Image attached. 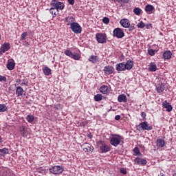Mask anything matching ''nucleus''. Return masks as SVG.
<instances>
[{"instance_id": "nucleus-1", "label": "nucleus", "mask_w": 176, "mask_h": 176, "mask_svg": "<svg viewBox=\"0 0 176 176\" xmlns=\"http://www.w3.org/2000/svg\"><path fill=\"white\" fill-rule=\"evenodd\" d=\"M122 141H123V137L120 135L112 134L110 138V144L112 146L116 147L120 145V142H122Z\"/></svg>"}, {"instance_id": "nucleus-2", "label": "nucleus", "mask_w": 176, "mask_h": 176, "mask_svg": "<svg viewBox=\"0 0 176 176\" xmlns=\"http://www.w3.org/2000/svg\"><path fill=\"white\" fill-rule=\"evenodd\" d=\"M120 24L123 27V28H129V31H134L135 30V27H134V25L130 24V21L127 19H123L120 21Z\"/></svg>"}, {"instance_id": "nucleus-3", "label": "nucleus", "mask_w": 176, "mask_h": 176, "mask_svg": "<svg viewBox=\"0 0 176 176\" xmlns=\"http://www.w3.org/2000/svg\"><path fill=\"white\" fill-rule=\"evenodd\" d=\"M50 6L51 7L54 8V9H56L58 11L63 10L64 8H65L64 3L58 1L57 0H52Z\"/></svg>"}, {"instance_id": "nucleus-4", "label": "nucleus", "mask_w": 176, "mask_h": 176, "mask_svg": "<svg viewBox=\"0 0 176 176\" xmlns=\"http://www.w3.org/2000/svg\"><path fill=\"white\" fill-rule=\"evenodd\" d=\"M65 56H67V57H70V58H73V60H80V54L76 53V52H74V53H72V52L69 50H66L65 52H64Z\"/></svg>"}, {"instance_id": "nucleus-5", "label": "nucleus", "mask_w": 176, "mask_h": 176, "mask_svg": "<svg viewBox=\"0 0 176 176\" xmlns=\"http://www.w3.org/2000/svg\"><path fill=\"white\" fill-rule=\"evenodd\" d=\"M113 36H114L115 38H118V39H120L124 37V32L120 28H117L114 29L113 31Z\"/></svg>"}, {"instance_id": "nucleus-6", "label": "nucleus", "mask_w": 176, "mask_h": 176, "mask_svg": "<svg viewBox=\"0 0 176 176\" xmlns=\"http://www.w3.org/2000/svg\"><path fill=\"white\" fill-rule=\"evenodd\" d=\"M70 28L74 34H80V32H82V27L76 22L72 23L70 24Z\"/></svg>"}, {"instance_id": "nucleus-7", "label": "nucleus", "mask_w": 176, "mask_h": 176, "mask_svg": "<svg viewBox=\"0 0 176 176\" xmlns=\"http://www.w3.org/2000/svg\"><path fill=\"white\" fill-rule=\"evenodd\" d=\"M96 39L98 43H107V34L104 33H96Z\"/></svg>"}, {"instance_id": "nucleus-8", "label": "nucleus", "mask_w": 176, "mask_h": 176, "mask_svg": "<svg viewBox=\"0 0 176 176\" xmlns=\"http://www.w3.org/2000/svg\"><path fill=\"white\" fill-rule=\"evenodd\" d=\"M49 171L51 174H61L64 171V168L61 166H54L50 168Z\"/></svg>"}, {"instance_id": "nucleus-9", "label": "nucleus", "mask_w": 176, "mask_h": 176, "mask_svg": "<svg viewBox=\"0 0 176 176\" xmlns=\"http://www.w3.org/2000/svg\"><path fill=\"white\" fill-rule=\"evenodd\" d=\"M138 127H141L142 130L143 131L147 130L148 131H150L153 129L152 126H149V124H148V122L146 121L141 122L138 126Z\"/></svg>"}, {"instance_id": "nucleus-10", "label": "nucleus", "mask_w": 176, "mask_h": 176, "mask_svg": "<svg viewBox=\"0 0 176 176\" xmlns=\"http://www.w3.org/2000/svg\"><path fill=\"white\" fill-rule=\"evenodd\" d=\"M114 71L115 69L111 65L105 66L103 69V72L106 76L111 75V74H113Z\"/></svg>"}, {"instance_id": "nucleus-11", "label": "nucleus", "mask_w": 176, "mask_h": 176, "mask_svg": "<svg viewBox=\"0 0 176 176\" xmlns=\"http://www.w3.org/2000/svg\"><path fill=\"white\" fill-rule=\"evenodd\" d=\"M100 150L102 153H107V152H109V151H111V147H109V146H108V144H105L104 142H101Z\"/></svg>"}, {"instance_id": "nucleus-12", "label": "nucleus", "mask_w": 176, "mask_h": 176, "mask_svg": "<svg viewBox=\"0 0 176 176\" xmlns=\"http://www.w3.org/2000/svg\"><path fill=\"white\" fill-rule=\"evenodd\" d=\"M84 152H93L94 151V147L90 144L85 143L82 144Z\"/></svg>"}, {"instance_id": "nucleus-13", "label": "nucleus", "mask_w": 176, "mask_h": 176, "mask_svg": "<svg viewBox=\"0 0 176 176\" xmlns=\"http://www.w3.org/2000/svg\"><path fill=\"white\" fill-rule=\"evenodd\" d=\"M134 162H135V164H141L142 166H146V163H148V162H146V160L142 159L138 157H137L135 159Z\"/></svg>"}, {"instance_id": "nucleus-14", "label": "nucleus", "mask_w": 176, "mask_h": 176, "mask_svg": "<svg viewBox=\"0 0 176 176\" xmlns=\"http://www.w3.org/2000/svg\"><path fill=\"white\" fill-rule=\"evenodd\" d=\"M164 85L162 82H159L157 85H156V88L155 90L157 91V93H158L159 94L163 93V91H164Z\"/></svg>"}, {"instance_id": "nucleus-15", "label": "nucleus", "mask_w": 176, "mask_h": 176, "mask_svg": "<svg viewBox=\"0 0 176 176\" xmlns=\"http://www.w3.org/2000/svg\"><path fill=\"white\" fill-rule=\"evenodd\" d=\"M162 108L166 109L167 112H171V111H173V106H171L170 103L167 102V100L162 102Z\"/></svg>"}, {"instance_id": "nucleus-16", "label": "nucleus", "mask_w": 176, "mask_h": 176, "mask_svg": "<svg viewBox=\"0 0 176 176\" xmlns=\"http://www.w3.org/2000/svg\"><path fill=\"white\" fill-rule=\"evenodd\" d=\"M9 49H10V44L9 43H3L0 48V52L5 53L6 52H8Z\"/></svg>"}, {"instance_id": "nucleus-17", "label": "nucleus", "mask_w": 176, "mask_h": 176, "mask_svg": "<svg viewBox=\"0 0 176 176\" xmlns=\"http://www.w3.org/2000/svg\"><path fill=\"white\" fill-rule=\"evenodd\" d=\"M116 69L118 72L126 71V65L124 63H120L116 65Z\"/></svg>"}, {"instance_id": "nucleus-18", "label": "nucleus", "mask_w": 176, "mask_h": 176, "mask_svg": "<svg viewBox=\"0 0 176 176\" xmlns=\"http://www.w3.org/2000/svg\"><path fill=\"white\" fill-rule=\"evenodd\" d=\"M134 67V62L131 60H128L125 63V69L130 71Z\"/></svg>"}, {"instance_id": "nucleus-19", "label": "nucleus", "mask_w": 176, "mask_h": 176, "mask_svg": "<svg viewBox=\"0 0 176 176\" xmlns=\"http://www.w3.org/2000/svg\"><path fill=\"white\" fill-rule=\"evenodd\" d=\"M156 144L157 148H164V146L166 145V141L163 139H157L156 140Z\"/></svg>"}, {"instance_id": "nucleus-20", "label": "nucleus", "mask_w": 176, "mask_h": 176, "mask_svg": "<svg viewBox=\"0 0 176 176\" xmlns=\"http://www.w3.org/2000/svg\"><path fill=\"white\" fill-rule=\"evenodd\" d=\"M145 10L148 14H152V12L155 10V7L151 4H148L145 6Z\"/></svg>"}, {"instance_id": "nucleus-21", "label": "nucleus", "mask_w": 176, "mask_h": 176, "mask_svg": "<svg viewBox=\"0 0 176 176\" xmlns=\"http://www.w3.org/2000/svg\"><path fill=\"white\" fill-rule=\"evenodd\" d=\"M19 131H20L21 135H23V137H28L29 135L28 131L25 130V126H21Z\"/></svg>"}, {"instance_id": "nucleus-22", "label": "nucleus", "mask_w": 176, "mask_h": 176, "mask_svg": "<svg viewBox=\"0 0 176 176\" xmlns=\"http://www.w3.org/2000/svg\"><path fill=\"white\" fill-rule=\"evenodd\" d=\"M172 56H173V53L171 52V51H165L163 53V57L164 60H170V58H171Z\"/></svg>"}, {"instance_id": "nucleus-23", "label": "nucleus", "mask_w": 176, "mask_h": 176, "mask_svg": "<svg viewBox=\"0 0 176 176\" xmlns=\"http://www.w3.org/2000/svg\"><path fill=\"white\" fill-rule=\"evenodd\" d=\"M65 21H66L67 25H71V24H72V23H75V18L72 16H67L65 19Z\"/></svg>"}, {"instance_id": "nucleus-24", "label": "nucleus", "mask_w": 176, "mask_h": 176, "mask_svg": "<svg viewBox=\"0 0 176 176\" xmlns=\"http://www.w3.org/2000/svg\"><path fill=\"white\" fill-rule=\"evenodd\" d=\"M148 71L150 72H155V71H157V67L156 66V64L151 63L148 65Z\"/></svg>"}, {"instance_id": "nucleus-25", "label": "nucleus", "mask_w": 176, "mask_h": 176, "mask_svg": "<svg viewBox=\"0 0 176 176\" xmlns=\"http://www.w3.org/2000/svg\"><path fill=\"white\" fill-rule=\"evenodd\" d=\"M42 69L45 76H49V75H52V69L49 67H45Z\"/></svg>"}, {"instance_id": "nucleus-26", "label": "nucleus", "mask_w": 176, "mask_h": 176, "mask_svg": "<svg viewBox=\"0 0 176 176\" xmlns=\"http://www.w3.org/2000/svg\"><path fill=\"white\" fill-rule=\"evenodd\" d=\"M16 94L17 97H20L24 94V89L21 87H17L16 89Z\"/></svg>"}, {"instance_id": "nucleus-27", "label": "nucleus", "mask_w": 176, "mask_h": 176, "mask_svg": "<svg viewBox=\"0 0 176 176\" xmlns=\"http://www.w3.org/2000/svg\"><path fill=\"white\" fill-rule=\"evenodd\" d=\"M118 102H126L127 97L124 94H121L118 97Z\"/></svg>"}, {"instance_id": "nucleus-28", "label": "nucleus", "mask_w": 176, "mask_h": 176, "mask_svg": "<svg viewBox=\"0 0 176 176\" xmlns=\"http://www.w3.org/2000/svg\"><path fill=\"white\" fill-rule=\"evenodd\" d=\"M88 61H89L90 63H92L93 64H96V63H97V61H98V56L91 55L89 58Z\"/></svg>"}, {"instance_id": "nucleus-29", "label": "nucleus", "mask_w": 176, "mask_h": 176, "mask_svg": "<svg viewBox=\"0 0 176 176\" xmlns=\"http://www.w3.org/2000/svg\"><path fill=\"white\" fill-rule=\"evenodd\" d=\"M14 67H15V63L14 60L10 61L7 63V68L8 69H9V71H12L14 69Z\"/></svg>"}, {"instance_id": "nucleus-30", "label": "nucleus", "mask_w": 176, "mask_h": 176, "mask_svg": "<svg viewBox=\"0 0 176 176\" xmlns=\"http://www.w3.org/2000/svg\"><path fill=\"white\" fill-rule=\"evenodd\" d=\"M100 91L102 94H107L108 93V86L103 85L100 88Z\"/></svg>"}, {"instance_id": "nucleus-31", "label": "nucleus", "mask_w": 176, "mask_h": 176, "mask_svg": "<svg viewBox=\"0 0 176 176\" xmlns=\"http://www.w3.org/2000/svg\"><path fill=\"white\" fill-rule=\"evenodd\" d=\"M9 153V150L7 148L0 149V156H5Z\"/></svg>"}, {"instance_id": "nucleus-32", "label": "nucleus", "mask_w": 176, "mask_h": 176, "mask_svg": "<svg viewBox=\"0 0 176 176\" xmlns=\"http://www.w3.org/2000/svg\"><path fill=\"white\" fill-rule=\"evenodd\" d=\"M133 151V156H141V151H140V148L138 147H135Z\"/></svg>"}, {"instance_id": "nucleus-33", "label": "nucleus", "mask_w": 176, "mask_h": 176, "mask_svg": "<svg viewBox=\"0 0 176 176\" xmlns=\"http://www.w3.org/2000/svg\"><path fill=\"white\" fill-rule=\"evenodd\" d=\"M50 12L51 14H52V17H56V16H57L56 13L57 12H58V10H56V8L51 7V8L50 9Z\"/></svg>"}, {"instance_id": "nucleus-34", "label": "nucleus", "mask_w": 176, "mask_h": 176, "mask_svg": "<svg viewBox=\"0 0 176 176\" xmlns=\"http://www.w3.org/2000/svg\"><path fill=\"white\" fill-rule=\"evenodd\" d=\"M8 111V106L5 104H0V112H6Z\"/></svg>"}, {"instance_id": "nucleus-35", "label": "nucleus", "mask_w": 176, "mask_h": 176, "mask_svg": "<svg viewBox=\"0 0 176 176\" xmlns=\"http://www.w3.org/2000/svg\"><path fill=\"white\" fill-rule=\"evenodd\" d=\"M133 13H135L136 16H140V13H142V10L140 8H135Z\"/></svg>"}, {"instance_id": "nucleus-36", "label": "nucleus", "mask_w": 176, "mask_h": 176, "mask_svg": "<svg viewBox=\"0 0 176 176\" xmlns=\"http://www.w3.org/2000/svg\"><path fill=\"white\" fill-rule=\"evenodd\" d=\"M34 117L32 115H28L26 117V120L29 122V123H32L34 122Z\"/></svg>"}, {"instance_id": "nucleus-37", "label": "nucleus", "mask_w": 176, "mask_h": 176, "mask_svg": "<svg viewBox=\"0 0 176 176\" xmlns=\"http://www.w3.org/2000/svg\"><path fill=\"white\" fill-rule=\"evenodd\" d=\"M94 100L96 102L101 101L102 100V95L101 94H96L94 96Z\"/></svg>"}, {"instance_id": "nucleus-38", "label": "nucleus", "mask_w": 176, "mask_h": 176, "mask_svg": "<svg viewBox=\"0 0 176 176\" xmlns=\"http://www.w3.org/2000/svg\"><path fill=\"white\" fill-rule=\"evenodd\" d=\"M156 50H153L152 48H148V53L149 56H155V52Z\"/></svg>"}, {"instance_id": "nucleus-39", "label": "nucleus", "mask_w": 176, "mask_h": 176, "mask_svg": "<svg viewBox=\"0 0 176 176\" xmlns=\"http://www.w3.org/2000/svg\"><path fill=\"white\" fill-rule=\"evenodd\" d=\"M27 36V32H24L21 34V38H20V41H24L25 40V37Z\"/></svg>"}, {"instance_id": "nucleus-40", "label": "nucleus", "mask_w": 176, "mask_h": 176, "mask_svg": "<svg viewBox=\"0 0 176 176\" xmlns=\"http://www.w3.org/2000/svg\"><path fill=\"white\" fill-rule=\"evenodd\" d=\"M137 26L138 28H144L146 25L145 23H144V22L140 21L139 23H138Z\"/></svg>"}, {"instance_id": "nucleus-41", "label": "nucleus", "mask_w": 176, "mask_h": 176, "mask_svg": "<svg viewBox=\"0 0 176 176\" xmlns=\"http://www.w3.org/2000/svg\"><path fill=\"white\" fill-rule=\"evenodd\" d=\"M120 173H121V174H123L124 175H126V174H127V170L124 168H121L120 169Z\"/></svg>"}, {"instance_id": "nucleus-42", "label": "nucleus", "mask_w": 176, "mask_h": 176, "mask_svg": "<svg viewBox=\"0 0 176 176\" xmlns=\"http://www.w3.org/2000/svg\"><path fill=\"white\" fill-rule=\"evenodd\" d=\"M102 22L104 23V24H109V18L104 17L102 19Z\"/></svg>"}, {"instance_id": "nucleus-43", "label": "nucleus", "mask_w": 176, "mask_h": 176, "mask_svg": "<svg viewBox=\"0 0 176 176\" xmlns=\"http://www.w3.org/2000/svg\"><path fill=\"white\" fill-rule=\"evenodd\" d=\"M0 82H3V83H6V77L0 75Z\"/></svg>"}, {"instance_id": "nucleus-44", "label": "nucleus", "mask_w": 176, "mask_h": 176, "mask_svg": "<svg viewBox=\"0 0 176 176\" xmlns=\"http://www.w3.org/2000/svg\"><path fill=\"white\" fill-rule=\"evenodd\" d=\"M67 2L69 5H74V3H75V0H67Z\"/></svg>"}, {"instance_id": "nucleus-45", "label": "nucleus", "mask_w": 176, "mask_h": 176, "mask_svg": "<svg viewBox=\"0 0 176 176\" xmlns=\"http://www.w3.org/2000/svg\"><path fill=\"white\" fill-rule=\"evenodd\" d=\"M118 3H120V2H123V3H127L129 2V0H118Z\"/></svg>"}, {"instance_id": "nucleus-46", "label": "nucleus", "mask_w": 176, "mask_h": 176, "mask_svg": "<svg viewBox=\"0 0 176 176\" xmlns=\"http://www.w3.org/2000/svg\"><path fill=\"white\" fill-rule=\"evenodd\" d=\"M141 116L143 118V119H145V118H146V113H145V112H142Z\"/></svg>"}, {"instance_id": "nucleus-47", "label": "nucleus", "mask_w": 176, "mask_h": 176, "mask_svg": "<svg viewBox=\"0 0 176 176\" xmlns=\"http://www.w3.org/2000/svg\"><path fill=\"white\" fill-rule=\"evenodd\" d=\"M23 46H25L26 47H28L30 46V43L27 41H25L23 43Z\"/></svg>"}, {"instance_id": "nucleus-48", "label": "nucleus", "mask_w": 176, "mask_h": 176, "mask_svg": "<svg viewBox=\"0 0 176 176\" xmlns=\"http://www.w3.org/2000/svg\"><path fill=\"white\" fill-rule=\"evenodd\" d=\"M115 120H120V115L116 116Z\"/></svg>"}, {"instance_id": "nucleus-49", "label": "nucleus", "mask_w": 176, "mask_h": 176, "mask_svg": "<svg viewBox=\"0 0 176 176\" xmlns=\"http://www.w3.org/2000/svg\"><path fill=\"white\" fill-rule=\"evenodd\" d=\"M23 85H25V86H28V82L23 81Z\"/></svg>"}, {"instance_id": "nucleus-50", "label": "nucleus", "mask_w": 176, "mask_h": 176, "mask_svg": "<svg viewBox=\"0 0 176 176\" xmlns=\"http://www.w3.org/2000/svg\"><path fill=\"white\" fill-rule=\"evenodd\" d=\"M113 2H118V0H112Z\"/></svg>"}, {"instance_id": "nucleus-51", "label": "nucleus", "mask_w": 176, "mask_h": 176, "mask_svg": "<svg viewBox=\"0 0 176 176\" xmlns=\"http://www.w3.org/2000/svg\"><path fill=\"white\" fill-rule=\"evenodd\" d=\"M16 82H20V80L19 79L16 80Z\"/></svg>"}, {"instance_id": "nucleus-52", "label": "nucleus", "mask_w": 176, "mask_h": 176, "mask_svg": "<svg viewBox=\"0 0 176 176\" xmlns=\"http://www.w3.org/2000/svg\"><path fill=\"white\" fill-rule=\"evenodd\" d=\"M173 176H176V173H175L173 175Z\"/></svg>"}, {"instance_id": "nucleus-53", "label": "nucleus", "mask_w": 176, "mask_h": 176, "mask_svg": "<svg viewBox=\"0 0 176 176\" xmlns=\"http://www.w3.org/2000/svg\"><path fill=\"white\" fill-rule=\"evenodd\" d=\"M161 176H163V175H162Z\"/></svg>"}]
</instances>
